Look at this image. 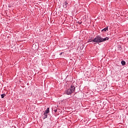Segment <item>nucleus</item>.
Returning <instances> with one entry per match:
<instances>
[{"mask_svg": "<svg viewBox=\"0 0 128 128\" xmlns=\"http://www.w3.org/2000/svg\"><path fill=\"white\" fill-rule=\"evenodd\" d=\"M74 90H76V87L74 86H71L70 88L66 90V94L68 95L72 94Z\"/></svg>", "mask_w": 128, "mask_h": 128, "instance_id": "f257e3e1", "label": "nucleus"}, {"mask_svg": "<svg viewBox=\"0 0 128 128\" xmlns=\"http://www.w3.org/2000/svg\"><path fill=\"white\" fill-rule=\"evenodd\" d=\"M94 42L98 44L99 42H102V36H97L96 38H94Z\"/></svg>", "mask_w": 128, "mask_h": 128, "instance_id": "f03ea898", "label": "nucleus"}, {"mask_svg": "<svg viewBox=\"0 0 128 128\" xmlns=\"http://www.w3.org/2000/svg\"><path fill=\"white\" fill-rule=\"evenodd\" d=\"M50 112V108H47L44 113L43 120H45L48 118V114Z\"/></svg>", "mask_w": 128, "mask_h": 128, "instance_id": "7ed1b4c3", "label": "nucleus"}, {"mask_svg": "<svg viewBox=\"0 0 128 128\" xmlns=\"http://www.w3.org/2000/svg\"><path fill=\"white\" fill-rule=\"evenodd\" d=\"M106 40H108V38L106 37L105 38H102V42H106Z\"/></svg>", "mask_w": 128, "mask_h": 128, "instance_id": "20e7f679", "label": "nucleus"}, {"mask_svg": "<svg viewBox=\"0 0 128 128\" xmlns=\"http://www.w3.org/2000/svg\"><path fill=\"white\" fill-rule=\"evenodd\" d=\"M106 30H108V26H107L106 28L102 30V32H106Z\"/></svg>", "mask_w": 128, "mask_h": 128, "instance_id": "39448f33", "label": "nucleus"}, {"mask_svg": "<svg viewBox=\"0 0 128 128\" xmlns=\"http://www.w3.org/2000/svg\"><path fill=\"white\" fill-rule=\"evenodd\" d=\"M94 39H92V38H90V39H88V42H94Z\"/></svg>", "mask_w": 128, "mask_h": 128, "instance_id": "423d86ee", "label": "nucleus"}, {"mask_svg": "<svg viewBox=\"0 0 128 128\" xmlns=\"http://www.w3.org/2000/svg\"><path fill=\"white\" fill-rule=\"evenodd\" d=\"M68 2H65L64 3L63 6H65V8H66V6H68Z\"/></svg>", "mask_w": 128, "mask_h": 128, "instance_id": "0eeeda50", "label": "nucleus"}, {"mask_svg": "<svg viewBox=\"0 0 128 128\" xmlns=\"http://www.w3.org/2000/svg\"><path fill=\"white\" fill-rule=\"evenodd\" d=\"M121 64L122 66H126V62L124 60H122Z\"/></svg>", "mask_w": 128, "mask_h": 128, "instance_id": "6e6552de", "label": "nucleus"}, {"mask_svg": "<svg viewBox=\"0 0 128 128\" xmlns=\"http://www.w3.org/2000/svg\"><path fill=\"white\" fill-rule=\"evenodd\" d=\"M4 96H6V94H1L2 98H4Z\"/></svg>", "mask_w": 128, "mask_h": 128, "instance_id": "1a4fd4ad", "label": "nucleus"}, {"mask_svg": "<svg viewBox=\"0 0 128 128\" xmlns=\"http://www.w3.org/2000/svg\"><path fill=\"white\" fill-rule=\"evenodd\" d=\"M54 112H58V109L54 110Z\"/></svg>", "mask_w": 128, "mask_h": 128, "instance_id": "9d476101", "label": "nucleus"}, {"mask_svg": "<svg viewBox=\"0 0 128 128\" xmlns=\"http://www.w3.org/2000/svg\"><path fill=\"white\" fill-rule=\"evenodd\" d=\"M34 46H36V44H34L32 45V48H34Z\"/></svg>", "mask_w": 128, "mask_h": 128, "instance_id": "9b49d317", "label": "nucleus"}, {"mask_svg": "<svg viewBox=\"0 0 128 128\" xmlns=\"http://www.w3.org/2000/svg\"><path fill=\"white\" fill-rule=\"evenodd\" d=\"M62 54H63V52H62L61 53H60V56H62Z\"/></svg>", "mask_w": 128, "mask_h": 128, "instance_id": "f8f14e48", "label": "nucleus"}, {"mask_svg": "<svg viewBox=\"0 0 128 128\" xmlns=\"http://www.w3.org/2000/svg\"><path fill=\"white\" fill-rule=\"evenodd\" d=\"M82 24V22H80V24Z\"/></svg>", "mask_w": 128, "mask_h": 128, "instance_id": "ddd939ff", "label": "nucleus"}, {"mask_svg": "<svg viewBox=\"0 0 128 128\" xmlns=\"http://www.w3.org/2000/svg\"><path fill=\"white\" fill-rule=\"evenodd\" d=\"M36 48H38V46L36 47Z\"/></svg>", "mask_w": 128, "mask_h": 128, "instance_id": "4468645a", "label": "nucleus"}]
</instances>
